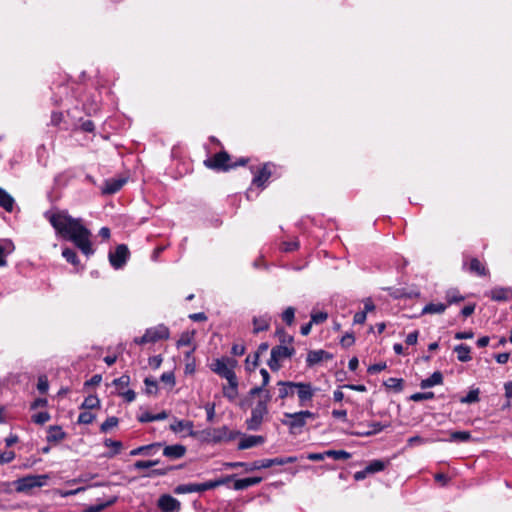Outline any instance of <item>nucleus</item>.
Masks as SVG:
<instances>
[{"label": "nucleus", "instance_id": "obj_1", "mask_svg": "<svg viewBox=\"0 0 512 512\" xmlns=\"http://www.w3.org/2000/svg\"><path fill=\"white\" fill-rule=\"evenodd\" d=\"M56 233L63 239L71 241L87 258L95 252L91 231L86 228L81 218L72 217L67 210L53 209L44 213Z\"/></svg>", "mask_w": 512, "mask_h": 512}, {"label": "nucleus", "instance_id": "obj_2", "mask_svg": "<svg viewBox=\"0 0 512 512\" xmlns=\"http://www.w3.org/2000/svg\"><path fill=\"white\" fill-rule=\"evenodd\" d=\"M315 414L305 410L295 413H284V418L281 420L282 424L287 426L292 434L299 433L306 425L308 419H314Z\"/></svg>", "mask_w": 512, "mask_h": 512}, {"label": "nucleus", "instance_id": "obj_3", "mask_svg": "<svg viewBox=\"0 0 512 512\" xmlns=\"http://www.w3.org/2000/svg\"><path fill=\"white\" fill-rule=\"evenodd\" d=\"M247 162V158H240L236 163H230V155L226 151H221L212 158L205 160L204 164L214 170L228 171L236 166H244Z\"/></svg>", "mask_w": 512, "mask_h": 512}, {"label": "nucleus", "instance_id": "obj_4", "mask_svg": "<svg viewBox=\"0 0 512 512\" xmlns=\"http://www.w3.org/2000/svg\"><path fill=\"white\" fill-rule=\"evenodd\" d=\"M237 365V361L230 357H222L215 359L211 365L210 369L226 380H231L236 377L234 372V368Z\"/></svg>", "mask_w": 512, "mask_h": 512}, {"label": "nucleus", "instance_id": "obj_5", "mask_svg": "<svg viewBox=\"0 0 512 512\" xmlns=\"http://www.w3.org/2000/svg\"><path fill=\"white\" fill-rule=\"evenodd\" d=\"M169 329L163 324H159L155 327L148 328L144 335L141 337H136L134 342L138 345H144L147 343H155L159 340H164L169 338Z\"/></svg>", "mask_w": 512, "mask_h": 512}, {"label": "nucleus", "instance_id": "obj_6", "mask_svg": "<svg viewBox=\"0 0 512 512\" xmlns=\"http://www.w3.org/2000/svg\"><path fill=\"white\" fill-rule=\"evenodd\" d=\"M295 349L285 345H277L271 349L268 366L272 371H278L281 368V361L294 355Z\"/></svg>", "mask_w": 512, "mask_h": 512}, {"label": "nucleus", "instance_id": "obj_7", "mask_svg": "<svg viewBox=\"0 0 512 512\" xmlns=\"http://www.w3.org/2000/svg\"><path fill=\"white\" fill-rule=\"evenodd\" d=\"M267 415L268 407L266 406L265 401H258L255 407L252 408L251 417L246 420L247 429L251 431H258Z\"/></svg>", "mask_w": 512, "mask_h": 512}, {"label": "nucleus", "instance_id": "obj_8", "mask_svg": "<svg viewBox=\"0 0 512 512\" xmlns=\"http://www.w3.org/2000/svg\"><path fill=\"white\" fill-rule=\"evenodd\" d=\"M230 477H227L226 479H219L215 481H208L205 483H189V484H183L179 485L176 489V493H194V492H204L207 490H211L213 488H216L222 484H225Z\"/></svg>", "mask_w": 512, "mask_h": 512}, {"label": "nucleus", "instance_id": "obj_9", "mask_svg": "<svg viewBox=\"0 0 512 512\" xmlns=\"http://www.w3.org/2000/svg\"><path fill=\"white\" fill-rule=\"evenodd\" d=\"M206 438L214 443L226 442L233 440L237 433L232 432L227 426L219 428H208L203 431Z\"/></svg>", "mask_w": 512, "mask_h": 512}, {"label": "nucleus", "instance_id": "obj_10", "mask_svg": "<svg viewBox=\"0 0 512 512\" xmlns=\"http://www.w3.org/2000/svg\"><path fill=\"white\" fill-rule=\"evenodd\" d=\"M130 252L125 244H120L114 252L109 253V262L114 269H121L125 266Z\"/></svg>", "mask_w": 512, "mask_h": 512}, {"label": "nucleus", "instance_id": "obj_11", "mask_svg": "<svg viewBox=\"0 0 512 512\" xmlns=\"http://www.w3.org/2000/svg\"><path fill=\"white\" fill-rule=\"evenodd\" d=\"M48 476L46 475H36V476H26L19 480H17L16 490L18 492H26L35 487H41L44 485Z\"/></svg>", "mask_w": 512, "mask_h": 512}, {"label": "nucleus", "instance_id": "obj_12", "mask_svg": "<svg viewBox=\"0 0 512 512\" xmlns=\"http://www.w3.org/2000/svg\"><path fill=\"white\" fill-rule=\"evenodd\" d=\"M272 167L273 165L271 163L264 164L254 175L252 179V185L258 187V188H264L266 185V182L269 180V178L272 175Z\"/></svg>", "mask_w": 512, "mask_h": 512}, {"label": "nucleus", "instance_id": "obj_13", "mask_svg": "<svg viewBox=\"0 0 512 512\" xmlns=\"http://www.w3.org/2000/svg\"><path fill=\"white\" fill-rule=\"evenodd\" d=\"M158 507L162 512H179L180 502L171 495H162L158 499Z\"/></svg>", "mask_w": 512, "mask_h": 512}, {"label": "nucleus", "instance_id": "obj_14", "mask_svg": "<svg viewBox=\"0 0 512 512\" xmlns=\"http://www.w3.org/2000/svg\"><path fill=\"white\" fill-rule=\"evenodd\" d=\"M297 395L301 406H304L307 401H310L314 396V389L310 383H296Z\"/></svg>", "mask_w": 512, "mask_h": 512}, {"label": "nucleus", "instance_id": "obj_15", "mask_svg": "<svg viewBox=\"0 0 512 512\" xmlns=\"http://www.w3.org/2000/svg\"><path fill=\"white\" fill-rule=\"evenodd\" d=\"M332 354L325 350H311L307 354V366L312 367L323 360H331Z\"/></svg>", "mask_w": 512, "mask_h": 512}, {"label": "nucleus", "instance_id": "obj_16", "mask_svg": "<svg viewBox=\"0 0 512 512\" xmlns=\"http://www.w3.org/2000/svg\"><path fill=\"white\" fill-rule=\"evenodd\" d=\"M488 296L497 302L509 301L512 299V288L509 287H495L490 290Z\"/></svg>", "mask_w": 512, "mask_h": 512}, {"label": "nucleus", "instance_id": "obj_17", "mask_svg": "<svg viewBox=\"0 0 512 512\" xmlns=\"http://www.w3.org/2000/svg\"><path fill=\"white\" fill-rule=\"evenodd\" d=\"M186 453V447L182 444L167 445L163 448V455L171 460L182 458Z\"/></svg>", "mask_w": 512, "mask_h": 512}, {"label": "nucleus", "instance_id": "obj_18", "mask_svg": "<svg viewBox=\"0 0 512 512\" xmlns=\"http://www.w3.org/2000/svg\"><path fill=\"white\" fill-rule=\"evenodd\" d=\"M193 422L189 420L174 419L173 423L170 424L169 428L174 433H181L186 431L188 435L194 436Z\"/></svg>", "mask_w": 512, "mask_h": 512}, {"label": "nucleus", "instance_id": "obj_19", "mask_svg": "<svg viewBox=\"0 0 512 512\" xmlns=\"http://www.w3.org/2000/svg\"><path fill=\"white\" fill-rule=\"evenodd\" d=\"M125 183L126 179L124 178L106 180L102 188V193L107 195L114 194L118 192L124 186Z\"/></svg>", "mask_w": 512, "mask_h": 512}, {"label": "nucleus", "instance_id": "obj_20", "mask_svg": "<svg viewBox=\"0 0 512 512\" xmlns=\"http://www.w3.org/2000/svg\"><path fill=\"white\" fill-rule=\"evenodd\" d=\"M66 438V433L58 425L49 426L46 440L49 443H59Z\"/></svg>", "mask_w": 512, "mask_h": 512}, {"label": "nucleus", "instance_id": "obj_21", "mask_svg": "<svg viewBox=\"0 0 512 512\" xmlns=\"http://www.w3.org/2000/svg\"><path fill=\"white\" fill-rule=\"evenodd\" d=\"M162 447V443H152L149 445H144L137 447L133 449L130 452V455L136 456V455H146V456H152L157 453V451Z\"/></svg>", "mask_w": 512, "mask_h": 512}, {"label": "nucleus", "instance_id": "obj_22", "mask_svg": "<svg viewBox=\"0 0 512 512\" xmlns=\"http://www.w3.org/2000/svg\"><path fill=\"white\" fill-rule=\"evenodd\" d=\"M265 442V438L260 435H249L241 439V441L238 444V448L240 450H245L252 448L254 446L263 444Z\"/></svg>", "mask_w": 512, "mask_h": 512}, {"label": "nucleus", "instance_id": "obj_23", "mask_svg": "<svg viewBox=\"0 0 512 512\" xmlns=\"http://www.w3.org/2000/svg\"><path fill=\"white\" fill-rule=\"evenodd\" d=\"M271 317L268 315H262L253 318V333L258 334L269 329Z\"/></svg>", "mask_w": 512, "mask_h": 512}, {"label": "nucleus", "instance_id": "obj_24", "mask_svg": "<svg viewBox=\"0 0 512 512\" xmlns=\"http://www.w3.org/2000/svg\"><path fill=\"white\" fill-rule=\"evenodd\" d=\"M443 383V375L440 371L434 372L430 377L423 379L420 383L422 389H427Z\"/></svg>", "mask_w": 512, "mask_h": 512}, {"label": "nucleus", "instance_id": "obj_25", "mask_svg": "<svg viewBox=\"0 0 512 512\" xmlns=\"http://www.w3.org/2000/svg\"><path fill=\"white\" fill-rule=\"evenodd\" d=\"M277 385L279 386V390H278L279 395L278 396L280 399H285L286 397L293 395L295 392L296 386H292V385H296V382L279 381L277 383Z\"/></svg>", "mask_w": 512, "mask_h": 512}, {"label": "nucleus", "instance_id": "obj_26", "mask_svg": "<svg viewBox=\"0 0 512 512\" xmlns=\"http://www.w3.org/2000/svg\"><path fill=\"white\" fill-rule=\"evenodd\" d=\"M261 481H262L261 477H249V478L238 479L234 482V489L235 490H244L251 486L259 484Z\"/></svg>", "mask_w": 512, "mask_h": 512}, {"label": "nucleus", "instance_id": "obj_27", "mask_svg": "<svg viewBox=\"0 0 512 512\" xmlns=\"http://www.w3.org/2000/svg\"><path fill=\"white\" fill-rule=\"evenodd\" d=\"M227 381L229 386L223 388V395L230 401H233L238 395V380L237 377H234Z\"/></svg>", "mask_w": 512, "mask_h": 512}, {"label": "nucleus", "instance_id": "obj_28", "mask_svg": "<svg viewBox=\"0 0 512 512\" xmlns=\"http://www.w3.org/2000/svg\"><path fill=\"white\" fill-rule=\"evenodd\" d=\"M14 204V198L0 187V206L7 212H12Z\"/></svg>", "mask_w": 512, "mask_h": 512}, {"label": "nucleus", "instance_id": "obj_29", "mask_svg": "<svg viewBox=\"0 0 512 512\" xmlns=\"http://www.w3.org/2000/svg\"><path fill=\"white\" fill-rule=\"evenodd\" d=\"M450 442H469L472 440V435L469 431H453L450 432L449 438L447 439Z\"/></svg>", "mask_w": 512, "mask_h": 512}, {"label": "nucleus", "instance_id": "obj_30", "mask_svg": "<svg viewBox=\"0 0 512 512\" xmlns=\"http://www.w3.org/2000/svg\"><path fill=\"white\" fill-rule=\"evenodd\" d=\"M447 309V304L444 303H428L422 309V314H442Z\"/></svg>", "mask_w": 512, "mask_h": 512}, {"label": "nucleus", "instance_id": "obj_31", "mask_svg": "<svg viewBox=\"0 0 512 512\" xmlns=\"http://www.w3.org/2000/svg\"><path fill=\"white\" fill-rule=\"evenodd\" d=\"M454 351L457 353V359L460 362H468L471 360V356H470L471 349L469 346H467L465 344H460L454 348Z\"/></svg>", "mask_w": 512, "mask_h": 512}, {"label": "nucleus", "instance_id": "obj_32", "mask_svg": "<svg viewBox=\"0 0 512 512\" xmlns=\"http://www.w3.org/2000/svg\"><path fill=\"white\" fill-rule=\"evenodd\" d=\"M62 256H63V258L68 263L72 264L73 266H75V267H79L80 266L79 258H78L77 253L75 252L74 249L65 247L62 250Z\"/></svg>", "mask_w": 512, "mask_h": 512}, {"label": "nucleus", "instance_id": "obj_33", "mask_svg": "<svg viewBox=\"0 0 512 512\" xmlns=\"http://www.w3.org/2000/svg\"><path fill=\"white\" fill-rule=\"evenodd\" d=\"M368 426L371 428L370 430H367V432H357L356 435L368 437L377 434L384 428L388 427V424H382L381 422H371L368 424Z\"/></svg>", "mask_w": 512, "mask_h": 512}, {"label": "nucleus", "instance_id": "obj_34", "mask_svg": "<svg viewBox=\"0 0 512 512\" xmlns=\"http://www.w3.org/2000/svg\"><path fill=\"white\" fill-rule=\"evenodd\" d=\"M469 270L479 276H485L487 274L485 266L477 258L471 259Z\"/></svg>", "mask_w": 512, "mask_h": 512}, {"label": "nucleus", "instance_id": "obj_35", "mask_svg": "<svg viewBox=\"0 0 512 512\" xmlns=\"http://www.w3.org/2000/svg\"><path fill=\"white\" fill-rule=\"evenodd\" d=\"M447 307L451 304L459 303L464 300V297L456 289H450L445 295Z\"/></svg>", "mask_w": 512, "mask_h": 512}, {"label": "nucleus", "instance_id": "obj_36", "mask_svg": "<svg viewBox=\"0 0 512 512\" xmlns=\"http://www.w3.org/2000/svg\"><path fill=\"white\" fill-rule=\"evenodd\" d=\"M387 465V462L383 460H373L366 466V472L369 474L383 471Z\"/></svg>", "mask_w": 512, "mask_h": 512}, {"label": "nucleus", "instance_id": "obj_37", "mask_svg": "<svg viewBox=\"0 0 512 512\" xmlns=\"http://www.w3.org/2000/svg\"><path fill=\"white\" fill-rule=\"evenodd\" d=\"M296 460H297L296 457L290 456V457H277V458H273V459H266V462L269 463L268 468H270L275 465L281 466V465H285V464H289V463H294Z\"/></svg>", "mask_w": 512, "mask_h": 512}, {"label": "nucleus", "instance_id": "obj_38", "mask_svg": "<svg viewBox=\"0 0 512 512\" xmlns=\"http://www.w3.org/2000/svg\"><path fill=\"white\" fill-rule=\"evenodd\" d=\"M325 454L326 457L334 460H347L351 457V454L345 450H327Z\"/></svg>", "mask_w": 512, "mask_h": 512}, {"label": "nucleus", "instance_id": "obj_39", "mask_svg": "<svg viewBox=\"0 0 512 512\" xmlns=\"http://www.w3.org/2000/svg\"><path fill=\"white\" fill-rule=\"evenodd\" d=\"M387 290L389 291L390 296H392L395 299H400L404 297L413 298L419 295V293H407L404 291V289L400 288H388Z\"/></svg>", "mask_w": 512, "mask_h": 512}, {"label": "nucleus", "instance_id": "obj_40", "mask_svg": "<svg viewBox=\"0 0 512 512\" xmlns=\"http://www.w3.org/2000/svg\"><path fill=\"white\" fill-rule=\"evenodd\" d=\"M100 406V400L98 399V397L96 395H89L87 396L82 405H81V408L82 409H95V408H98Z\"/></svg>", "mask_w": 512, "mask_h": 512}, {"label": "nucleus", "instance_id": "obj_41", "mask_svg": "<svg viewBox=\"0 0 512 512\" xmlns=\"http://www.w3.org/2000/svg\"><path fill=\"white\" fill-rule=\"evenodd\" d=\"M117 499L118 498L116 496H113V497H111L109 500H107L104 503H100V504H95V505L89 506L87 511L88 512H101L105 508L113 505L117 501Z\"/></svg>", "mask_w": 512, "mask_h": 512}, {"label": "nucleus", "instance_id": "obj_42", "mask_svg": "<svg viewBox=\"0 0 512 512\" xmlns=\"http://www.w3.org/2000/svg\"><path fill=\"white\" fill-rule=\"evenodd\" d=\"M384 385L395 392H400L403 389V379L391 377L384 382Z\"/></svg>", "mask_w": 512, "mask_h": 512}, {"label": "nucleus", "instance_id": "obj_43", "mask_svg": "<svg viewBox=\"0 0 512 512\" xmlns=\"http://www.w3.org/2000/svg\"><path fill=\"white\" fill-rule=\"evenodd\" d=\"M104 444L107 447L113 448V451L110 452L109 454H107V457H109V458L117 455L122 448V443L120 441H116V440H112V439H106L104 441Z\"/></svg>", "mask_w": 512, "mask_h": 512}, {"label": "nucleus", "instance_id": "obj_44", "mask_svg": "<svg viewBox=\"0 0 512 512\" xmlns=\"http://www.w3.org/2000/svg\"><path fill=\"white\" fill-rule=\"evenodd\" d=\"M118 418L115 416L108 417L100 426V430L103 433L108 432L110 429L118 425Z\"/></svg>", "mask_w": 512, "mask_h": 512}, {"label": "nucleus", "instance_id": "obj_45", "mask_svg": "<svg viewBox=\"0 0 512 512\" xmlns=\"http://www.w3.org/2000/svg\"><path fill=\"white\" fill-rule=\"evenodd\" d=\"M159 463H160V460H148V461L139 460L134 463V468L136 470H144V469L151 468L155 465H158Z\"/></svg>", "mask_w": 512, "mask_h": 512}, {"label": "nucleus", "instance_id": "obj_46", "mask_svg": "<svg viewBox=\"0 0 512 512\" xmlns=\"http://www.w3.org/2000/svg\"><path fill=\"white\" fill-rule=\"evenodd\" d=\"M295 309L293 307L286 308L282 313V320L287 324L291 325L294 322Z\"/></svg>", "mask_w": 512, "mask_h": 512}, {"label": "nucleus", "instance_id": "obj_47", "mask_svg": "<svg viewBox=\"0 0 512 512\" xmlns=\"http://www.w3.org/2000/svg\"><path fill=\"white\" fill-rule=\"evenodd\" d=\"M268 464L269 463L266 462V459L256 460L253 463L248 464V466H246V471L266 469L268 468Z\"/></svg>", "mask_w": 512, "mask_h": 512}, {"label": "nucleus", "instance_id": "obj_48", "mask_svg": "<svg viewBox=\"0 0 512 512\" xmlns=\"http://www.w3.org/2000/svg\"><path fill=\"white\" fill-rule=\"evenodd\" d=\"M433 398H434L433 392H424V393L418 392V393H414L410 396V400H412L414 402L429 400V399H433Z\"/></svg>", "mask_w": 512, "mask_h": 512}, {"label": "nucleus", "instance_id": "obj_49", "mask_svg": "<svg viewBox=\"0 0 512 512\" xmlns=\"http://www.w3.org/2000/svg\"><path fill=\"white\" fill-rule=\"evenodd\" d=\"M50 418H51L50 414L48 412L44 411V412H39V413L33 415L32 420L36 424L42 425V424L48 422L50 420Z\"/></svg>", "mask_w": 512, "mask_h": 512}, {"label": "nucleus", "instance_id": "obj_50", "mask_svg": "<svg viewBox=\"0 0 512 512\" xmlns=\"http://www.w3.org/2000/svg\"><path fill=\"white\" fill-rule=\"evenodd\" d=\"M130 384V376L124 374L119 378L113 380V385L117 386L120 389L126 388Z\"/></svg>", "mask_w": 512, "mask_h": 512}, {"label": "nucleus", "instance_id": "obj_51", "mask_svg": "<svg viewBox=\"0 0 512 512\" xmlns=\"http://www.w3.org/2000/svg\"><path fill=\"white\" fill-rule=\"evenodd\" d=\"M95 419V415L91 412H81L78 417V423L80 424H91Z\"/></svg>", "mask_w": 512, "mask_h": 512}, {"label": "nucleus", "instance_id": "obj_52", "mask_svg": "<svg viewBox=\"0 0 512 512\" xmlns=\"http://www.w3.org/2000/svg\"><path fill=\"white\" fill-rule=\"evenodd\" d=\"M49 383L46 376H40L38 378L37 389L41 394H45L48 391Z\"/></svg>", "mask_w": 512, "mask_h": 512}, {"label": "nucleus", "instance_id": "obj_53", "mask_svg": "<svg viewBox=\"0 0 512 512\" xmlns=\"http://www.w3.org/2000/svg\"><path fill=\"white\" fill-rule=\"evenodd\" d=\"M328 315L326 312H314L311 314V322L313 324H321L327 319Z\"/></svg>", "mask_w": 512, "mask_h": 512}, {"label": "nucleus", "instance_id": "obj_54", "mask_svg": "<svg viewBox=\"0 0 512 512\" xmlns=\"http://www.w3.org/2000/svg\"><path fill=\"white\" fill-rule=\"evenodd\" d=\"M478 390H471L465 397L461 399L463 403H475L479 400Z\"/></svg>", "mask_w": 512, "mask_h": 512}, {"label": "nucleus", "instance_id": "obj_55", "mask_svg": "<svg viewBox=\"0 0 512 512\" xmlns=\"http://www.w3.org/2000/svg\"><path fill=\"white\" fill-rule=\"evenodd\" d=\"M387 368V365L385 362H380V363H376V364H373V365H370L367 369V372L369 374H377L383 370H385Z\"/></svg>", "mask_w": 512, "mask_h": 512}, {"label": "nucleus", "instance_id": "obj_56", "mask_svg": "<svg viewBox=\"0 0 512 512\" xmlns=\"http://www.w3.org/2000/svg\"><path fill=\"white\" fill-rule=\"evenodd\" d=\"M145 386H146V392L148 394H153L157 390V382L151 378H145L144 380Z\"/></svg>", "mask_w": 512, "mask_h": 512}, {"label": "nucleus", "instance_id": "obj_57", "mask_svg": "<svg viewBox=\"0 0 512 512\" xmlns=\"http://www.w3.org/2000/svg\"><path fill=\"white\" fill-rule=\"evenodd\" d=\"M299 247V242L294 240V241H285L282 243V249L283 251L285 252H292V251H295L297 250Z\"/></svg>", "mask_w": 512, "mask_h": 512}, {"label": "nucleus", "instance_id": "obj_58", "mask_svg": "<svg viewBox=\"0 0 512 512\" xmlns=\"http://www.w3.org/2000/svg\"><path fill=\"white\" fill-rule=\"evenodd\" d=\"M205 410L207 414V421L213 422L215 417V404L214 403H207L205 405Z\"/></svg>", "mask_w": 512, "mask_h": 512}, {"label": "nucleus", "instance_id": "obj_59", "mask_svg": "<svg viewBox=\"0 0 512 512\" xmlns=\"http://www.w3.org/2000/svg\"><path fill=\"white\" fill-rule=\"evenodd\" d=\"M171 469H172V467L153 469V470H151L149 473H147V474H146V476H148V477L164 476V475H166V474H167Z\"/></svg>", "mask_w": 512, "mask_h": 512}, {"label": "nucleus", "instance_id": "obj_60", "mask_svg": "<svg viewBox=\"0 0 512 512\" xmlns=\"http://www.w3.org/2000/svg\"><path fill=\"white\" fill-rule=\"evenodd\" d=\"M15 458L13 451H8L0 454V464L10 463Z\"/></svg>", "mask_w": 512, "mask_h": 512}, {"label": "nucleus", "instance_id": "obj_61", "mask_svg": "<svg viewBox=\"0 0 512 512\" xmlns=\"http://www.w3.org/2000/svg\"><path fill=\"white\" fill-rule=\"evenodd\" d=\"M161 381L171 386L175 384V376L173 372H165L161 375Z\"/></svg>", "mask_w": 512, "mask_h": 512}, {"label": "nucleus", "instance_id": "obj_62", "mask_svg": "<svg viewBox=\"0 0 512 512\" xmlns=\"http://www.w3.org/2000/svg\"><path fill=\"white\" fill-rule=\"evenodd\" d=\"M418 336H419V332L416 330V331H413L411 333H409L407 336H406V340L405 342L408 344V345H415L417 343V340H418Z\"/></svg>", "mask_w": 512, "mask_h": 512}, {"label": "nucleus", "instance_id": "obj_63", "mask_svg": "<svg viewBox=\"0 0 512 512\" xmlns=\"http://www.w3.org/2000/svg\"><path fill=\"white\" fill-rule=\"evenodd\" d=\"M354 341L355 338L352 334H346L345 336L342 337L341 344L344 347H349L354 343Z\"/></svg>", "mask_w": 512, "mask_h": 512}, {"label": "nucleus", "instance_id": "obj_64", "mask_svg": "<svg viewBox=\"0 0 512 512\" xmlns=\"http://www.w3.org/2000/svg\"><path fill=\"white\" fill-rule=\"evenodd\" d=\"M137 419L142 423H147L154 421V414H151L149 412H144L141 415L137 417Z\"/></svg>", "mask_w": 512, "mask_h": 512}]
</instances>
